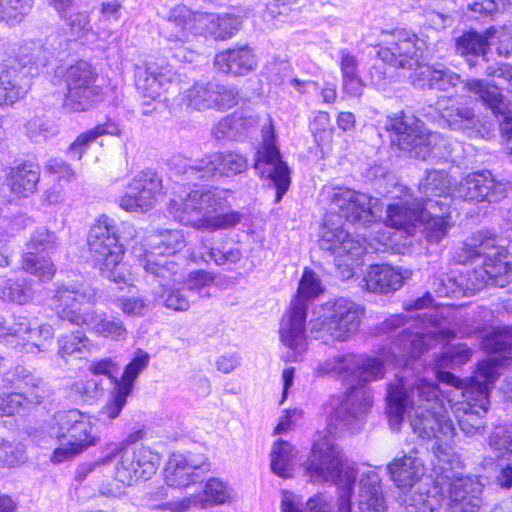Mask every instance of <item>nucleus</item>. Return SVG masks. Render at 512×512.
<instances>
[{"label":"nucleus","instance_id":"nucleus-1","mask_svg":"<svg viewBox=\"0 0 512 512\" xmlns=\"http://www.w3.org/2000/svg\"><path fill=\"white\" fill-rule=\"evenodd\" d=\"M376 334L387 336L389 347L379 350L381 359L354 354L338 355L320 362L315 368L319 377L329 376L345 382L344 400L330 417V425L352 433L359 431L373 404L366 384L383 378L385 362L403 367L395 383L387 388L386 414L392 430L400 428L405 415L414 411L410 425L430 450L434 471V484L420 494L422 512H478L482 503V483L475 477L463 476L460 456L450 446L455 427L448 415L452 409L460 429L468 436L485 428L484 416L490 404V389L498 377V364L491 359L478 362L474 375L462 390L463 400H446L439 387L424 378L413 383L405 380L408 369L435 342L446 341L452 332L441 328L432 316L419 313L409 317L406 313L393 314L379 323Z\"/></svg>","mask_w":512,"mask_h":512},{"label":"nucleus","instance_id":"nucleus-2","mask_svg":"<svg viewBox=\"0 0 512 512\" xmlns=\"http://www.w3.org/2000/svg\"><path fill=\"white\" fill-rule=\"evenodd\" d=\"M161 463L160 455L147 446L129 447L124 443H108L100 451L97 460L80 465L76 480L88 477L98 479L101 475L110 478L99 485V492L107 497H119L123 486H131L139 480L150 479Z\"/></svg>","mask_w":512,"mask_h":512},{"label":"nucleus","instance_id":"nucleus-3","mask_svg":"<svg viewBox=\"0 0 512 512\" xmlns=\"http://www.w3.org/2000/svg\"><path fill=\"white\" fill-rule=\"evenodd\" d=\"M57 38L48 37L51 50L41 40L25 41L13 58L0 63V106L13 105L22 99L30 88V78L41 73L50 57L67 50V40L60 39L55 45Z\"/></svg>","mask_w":512,"mask_h":512},{"label":"nucleus","instance_id":"nucleus-4","mask_svg":"<svg viewBox=\"0 0 512 512\" xmlns=\"http://www.w3.org/2000/svg\"><path fill=\"white\" fill-rule=\"evenodd\" d=\"M58 317L77 326H86L98 336L113 340H125L127 329L119 318H107L105 312L93 306L96 292L85 283H71L57 287L52 298Z\"/></svg>","mask_w":512,"mask_h":512},{"label":"nucleus","instance_id":"nucleus-5","mask_svg":"<svg viewBox=\"0 0 512 512\" xmlns=\"http://www.w3.org/2000/svg\"><path fill=\"white\" fill-rule=\"evenodd\" d=\"M494 234L479 231L467 238L455 252V259L466 264L483 258V266L468 274L467 287L474 291L485 286L505 287L512 283V262L507 248Z\"/></svg>","mask_w":512,"mask_h":512},{"label":"nucleus","instance_id":"nucleus-6","mask_svg":"<svg viewBox=\"0 0 512 512\" xmlns=\"http://www.w3.org/2000/svg\"><path fill=\"white\" fill-rule=\"evenodd\" d=\"M163 21L160 35L178 43L198 36L226 40L238 32L242 23L241 18L234 13L195 11L183 4L171 8L163 16Z\"/></svg>","mask_w":512,"mask_h":512},{"label":"nucleus","instance_id":"nucleus-7","mask_svg":"<svg viewBox=\"0 0 512 512\" xmlns=\"http://www.w3.org/2000/svg\"><path fill=\"white\" fill-rule=\"evenodd\" d=\"M386 128L392 132L391 141L400 150L408 151L412 157L421 160L443 159L453 160L454 154L461 149L457 141L437 133L428 131L424 123L403 112L389 117Z\"/></svg>","mask_w":512,"mask_h":512},{"label":"nucleus","instance_id":"nucleus-8","mask_svg":"<svg viewBox=\"0 0 512 512\" xmlns=\"http://www.w3.org/2000/svg\"><path fill=\"white\" fill-rule=\"evenodd\" d=\"M89 252L103 277L117 284H126L130 273L122 262L124 247L119 243L118 228L114 219L101 215L87 234Z\"/></svg>","mask_w":512,"mask_h":512},{"label":"nucleus","instance_id":"nucleus-9","mask_svg":"<svg viewBox=\"0 0 512 512\" xmlns=\"http://www.w3.org/2000/svg\"><path fill=\"white\" fill-rule=\"evenodd\" d=\"M366 237L353 236L345 228L342 220L336 215H327L319 239L322 250L329 252L334 257V264L342 279H350L355 274V269L363 264L364 257L372 244L366 245Z\"/></svg>","mask_w":512,"mask_h":512},{"label":"nucleus","instance_id":"nucleus-10","mask_svg":"<svg viewBox=\"0 0 512 512\" xmlns=\"http://www.w3.org/2000/svg\"><path fill=\"white\" fill-rule=\"evenodd\" d=\"M171 170L174 171L175 176L179 179L175 180L177 184L188 187L189 191L185 193V196L179 195V199H172L168 204V211L175 220L179 223L192 226L198 230H203L207 216L212 212L223 211L225 208L230 207L228 201V190L219 188L204 189L197 188L192 189L190 186H197L196 180H193L190 184H187V180L183 181V175L176 173V169L172 166L171 160L169 161Z\"/></svg>","mask_w":512,"mask_h":512},{"label":"nucleus","instance_id":"nucleus-11","mask_svg":"<svg viewBox=\"0 0 512 512\" xmlns=\"http://www.w3.org/2000/svg\"><path fill=\"white\" fill-rule=\"evenodd\" d=\"M363 314V307L348 298L328 301L310 321L311 337L326 345L348 341L358 331Z\"/></svg>","mask_w":512,"mask_h":512},{"label":"nucleus","instance_id":"nucleus-12","mask_svg":"<svg viewBox=\"0 0 512 512\" xmlns=\"http://www.w3.org/2000/svg\"><path fill=\"white\" fill-rule=\"evenodd\" d=\"M322 291L321 282L315 272L306 268L299 281L297 294L291 302L288 317L280 328L282 343L297 356L307 350L306 318L309 301Z\"/></svg>","mask_w":512,"mask_h":512},{"label":"nucleus","instance_id":"nucleus-13","mask_svg":"<svg viewBox=\"0 0 512 512\" xmlns=\"http://www.w3.org/2000/svg\"><path fill=\"white\" fill-rule=\"evenodd\" d=\"M262 142L254 153L253 168L261 177L269 180L276 190L275 203L281 202L291 184V170L283 160L276 143L272 119L265 118L261 126Z\"/></svg>","mask_w":512,"mask_h":512},{"label":"nucleus","instance_id":"nucleus-14","mask_svg":"<svg viewBox=\"0 0 512 512\" xmlns=\"http://www.w3.org/2000/svg\"><path fill=\"white\" fill-rule=\"evenodd\" d=\"M171 164L176 173L183 175V181L187 180V184L193 180L233 177L245 172L248 167L246 157L233 151L213 153L197 160L174 156L171 158Z\"/></svg>","mask_w":512,"mask_h":512},{"label":"nucleus","instance_id":"nucleus-15","mask_svg":"<svg viewBox=\"0 0 512 512\" xmlns=\"http://www.w3.org/2000/svg\"><path fill=\"white\" fill-rule=\"evenodd\" d=\"M55 419L58 425L59 446L52 455L54 463L71 459L96 443L97 438L92 434L90 417L80 410L60 411Z\"/></svg>","mask_w":512,"mask_h":512},{"label":"nucleus","instance_id":"nucleus-16","mask_svg":"<svg viewBox=\"0 0 512 512\" xmlns=\"http://www.w3.org/2000/svg\"><path fill=\"white\" fill-rule=\"evenodd\" d=\"M60 73L67 89L63 106L68 111H85L102 98L99 74L91 63L80 60Z\"/></svg>","mask_w":512,"mask_h":512},{"label":"nucleus","instance_id":"nucleus-17","mask_svg":"<svg viewBox=\"0 0 512 512\" xmlns=\"http://www.w3.org/2000/svg\"><path fill=\"white\" fill-rule=\"evenodd\" d=\"M411 81L415 88L446 92L452 89L456 95L474 97L481 101L488 97L492 87L480 79L464 81L459 74L442 64L418 66L411 75Z\"/></svg>","mask_w":512,"mask_h":512},{"label":"nucleus","instance_id":"nucleus-18","mask_svg":"<svg viewBox=\"0 0 512 512\" xmlns=\"http://www.w3.org/2000/svg\"><path fill=\"white\" fill-rule=\"evenodd\" d=\"M330 201L339 209L340 220L344 218L357 228H374L384 207L379 198L344 186L332 189Z\"/></svg>","mask_w":512,"mask_h":512},{"label":"nucleus","instance_id":"nucleus-19","mask_svg":"<svg viewBox=\"0 0 512 512\" xmlns=\"http://www.w3.org/2000/svg\"><path fill=\"white\" fill-rule=\"evenodd\" d=\"M149 245L151 250L140 260L148 275L163 279L175 276L179 264L173 258L185 246L183 232L178 229L163 230L151 238Z\"/></svg>","mask_w":512,"mask_h":512},{"label":"nucleus","instance_id":"nucleus-20","mask_svg":"<svg viewBox=\"0 0 512 512\" xmlns=\"http://www.w3.org/2000/svg\"><path fill=\"white\" fill-rule=\"evenodd\" d=\"M382 43L377 50L378 57L392 67L416 69L422 54L423 42L416 34L406 29L382 32Z\"/></svg>","mask_w":512,"mask_h":512},{"label":"nucleus","instance_id":"nucleus-21","mask_svg":"<svg viewBox=\"0 0 512 512\" xmlns=\"http://www.w3.org/2000/svg\"><path fill=\"white\" fill-rule=\"evenodd\" d=\"M509 182L496 178L488 170L475 172L461 180L453 192L455 199L496 203L507 196Z\"/></svg>","mask_w":512,"mask_h":512},{"label":"nucleus","instance_id":"nucleus-22","mask_svg":"<svg viewBox=\"0 0 512 512\" xmlns=\"http://www.w3.org/2000/svg\"><path fill=\"white\" fill-rule=\"evenodd\" d=\"M57 247V237L46 228L37 229L27 244L28 252L23 256V269L42 281L51 280L56 272L50 254Z\"/></svg>","mask_w":512,"mask_h":512},{"label":"nucleus","instance_id":"nucleus-23","mask_svg":"<svg viewBox=\"0 0 512 512\" xmlns=\"http://www.w3.org/2000/svg\"><path fill=\"white\" fill-rule=\"evenodd\" d=\"M13 376L24 386L22 392L0 395V416L24 413L29 404H40L47 396L44 381L24 367H16Z\"/></svg>","mask_w":512,"mask_h":512},{"label":"nucleus","instance_id":"nucleus-24","mask_svg":"<svg viewBox=\"0 0 512 512\" xmlns=\"http://www.w3.org/2000/svg\"><path fill=\"white\" fill-rule=\"evenodd\" d=\"M150 355L137 349L131 361L125 366L121 378L113 377V390L110 399L101 409L100 414L109 419H116L127 403L128 396L132 393L134 382L139 374L148 366Z\"/></svg>","mask_w":512,"mask_h":512},{"label":"nucleus","instance_id":"nucleus-25","mask_svg":"<svg viewBox=\"0 0 512 512\" xmlns=\"http://www.w3.org/2000/svg\"><path fill=\"white\" fill-rule=\"evenodd\" d=\"M238 99L235 88L210 81L194 83L185 90L182 101L187 107L202 111L211 108L226 110L235 106Z\"/></svg>","mask_w":512,"mask_h":512},{"label":"nucleus","instance_id":"nucleus-26","mask_svg":"<svg viewBox=\"0 0 512 512\" xmlns=\"http://www.w3.org/2000/svg\"><path fill=\"white\" fill-rule=\"evenodd\" d=\"M210 470V463L202 453H173L165 467V481L172 487L184 488L200 483Z\"/></svg>","mask_w":512,"mask_h":512},{"label":"nucleus","instance_id":"nucleus-27","mask_svg":"<svg viewBox=\"0 0 512 512\" xmlns=\"http://www.w3.org/2000/svg\"><path fill=\"white\" fill-rule=\"evenodd\" d=\"M162 190V179L151 170L141 171L128 184L120 198V207L128 212H146L153 207Z\"/></svg>","mask_w":512,"mask_h":512},{"label":"nucleus","instance_id":"nucleus-28","mask_svg":"<svg viewBox=\"0 0 512 512\" xmlns=\"http://www.w3.org/2000/svg\"><path fill=\"white\" fill-rule=\"evenodd\" d=\"M178 79L175 68L163 59L146 61L135 68V85L146 98L155 100Z\"/></svg>","mask_w":512,"mask_h":512},{"label":"nucleus","instance_id":"nucleus-29","mask_svg":"<svg viewBox=\"0 0 512 512\" xmlns=\"http://www.w3.org/2000/svg\"><path fill=\"white\" fill-rule=\"evenodd\" d=\"M489 36L487 30L481 34L475 30H469L455 40V49L457 54L464 57L470 69L482 68L485 66V74L489 77H503L509 72L507 66L486 65L485 58L489 47Z\"/></svg>","mask_w":512,"mask_h":512},{"label":"nucleus","instance_id":"nucleus-30","mask_svg":"<svg viewBox=\"0 0 512 512\" xmlns=\"http://www.w3.org/2000/svg\"><path fill=\"white\" fill-rule=\"evenodd\" d=\"M425 212L421 204L417 209H410L403 203L388 205L385 223L377 221L374 226L373 232L378 234L374 239L383 247H375V251H385L389 242H392L391 233L386 230L393 228L410 235L415 231L417 221L425 219Z\"/></svg>","mask_w":512,"mask_h":512},{"label":"nucleus","instance_id":"nucleus-31","mask_svg":"<svg viewBox=\"0 0 512 512\" xmlns=\"http://www.w3.org/2000/svg\"><path fill=\"white\" fill-rule=\"evenodd\" d=\"M449 184L445 171H427L426 177L419 183L421 207L427 212H449L455 200L453 193H448Z\"/></svg>","mask_w":512,"mask_h":512},{"label":"nucleus","instance_id":"nucleus-32","mask_svg":"<svg viewBox=\"0 0 512 512\" xmlns=\"http://www.w3.org/2000/svg\"><path fill=\"white\" fill-rule=\"evenodd\" d=\"M437 109L451 130L461 131L470 138L481 135V121L471 108L456 104L443 107L439 101Z\"/></svg>","mask_w":512,"mask_h":512},{"label":"nucleus","instance_id":"nucleus-33","mask_svg":"<svg viewBox=\"0 0 512 512\" xmlns=\"http://www.w3.org/2000/svg\"><path fill=\"white\" fill-rule=\"evenodd\" d=\"M404 276L400 270L387 264L370 265L363 281L368 291L379 294L393 293L401 288Z\"/></svg>","mask_w":512,"mask_h":512},{"label":"nucleus","instance_id":"nucleus-34","mask_svg":"<svg viewBox=\"0 0 512 512\" xmlns=\"http://www.w3.org/2000/svg\"><path fill=\"white\" fill-rule=\"evenodd\" d=\"M65 22L72 37L81 39L92 31L90 13L79 11L74 0H47Z\"/></svg>","mask_w":512,"mask_h":512},{"label":"nucleus","instance_id":"nucleus-35","mask_svg":"<svg viewBox=\"0 0 512 512\" xmlns=\"http://www.w3.org/2000/svg\"><path fill=\"white\" fill-rule=\"evenodd\" d=\"M214 63L219 71L239 76L252 71L256 65V59L251 48L240 46L218 53Z\"/></svg>","mask_w":512,"mask_h":512},{"label":"nucleus","instance_id":"nucleus-36","mask_svg":"<svg viewBox=\"0 0 512 512\" xmlns=\"http://www.w3.org/2000/svg\"><path fill=\"white\" fill-rule=\"evenodd\" d=\"M391 480L399 488L412 487L424 475L422 460L416 455H404L387 466Z\"/></svg>","mask_w":512,"mask_h":512},{"label":"nucleus","instance_id":"nucleus-37","mask_svg":"<svg viewBox=\"0 0 512 512\" xmlns=\"http://www.w3.org/2000/svg\"><path fill=\"white\" fill-rule=\"evenodd\" d=\"M338 65L342 77L343 93L350 98H360L366 84L360 77L357 57L348 50H340Z\"/></svg>","mask_w":512,"mask_h":512},{"label":"nucleus","instance_id":"nucleus-38","mask_svg":"<svg viewBox=\"0 0 512 512\" xmlns=\"http://www.w3.org/2000/svg\"><path fill=\"white\" fill-rule=\"evenodd\" d=\"M40 180V167L34 162H22L12 167L8 182L13 193L28 197L37 189Z\"/></svg>","mask_w":512,"mask_h":512},{"label":"nucleus","instance_id":"nucleus-39","mask_svg":"<svg viewBox=\"0 0 512 512\" xmlns=\"http://www.w3.org/2000/svg\"><path fill=\"white\" fill-rule=\"evenodd\" d=\"M259 125V118L238 113L224 117L216 127V136L240 141L253 133Z\"/></svg>","mask_w":512,"mask_h":512},{"label":"nucleus","instance_id":"nucleus-40","mask_svg":"<svg viewBox=\"0 0 512 512\" xmlns=\"http://www.w3.org/2000/svg\"><path fill=\"white\" fill-rule=\"evenodd\" d=\"M488 97H484L482 102L496 117L502 137L507 142L512 156V105L504 101L496 87L492 86L488 91Z\"/></svg>","mask_w":512,"mask_h":512},{"label":"nucleus","instance_id":"nucleus-41","mask_svg":"<svg viewBox=\"0 0 512 512\" xmlns=\"http://www.w3.org/2000/svg\"><path fill=\"white\" fill-rule=\"evenodd\" d=\"M172 277L173 276H170L166 279L151 277L153 281L159 283L161 289V291H155L154 293L161 299L166 308L174 311H186L193 301V299H191L192 295L184 285L179 288L168 287Z\"/></svg>","mask_w":512,"mask_h":512},{"label":"nucleus","instance_id":"nucleus-42","mask_svg":"<svg viewBox=\"0 0 512 512\" xmlns=\"http://www.w3.org/2000/svg\"><path fill=\"white\" fill-rule=\"evenodd\" d=\"M34 295L32 280L24 275L8 278L0 285V298L3 301L23 305Z\"/></svg>","mask_w":512,"mask_h":512},{"label":"nucleus","instance_id":"nucleus-43","mask_svg":"<svg viewBox=\"0 0 512 512\" xmlns=\"http://www.w3.org/2000/svg\"><path fill=\"white\" fill-rule=\"evenodd\" d=\"M119 128L116 123L111 120L103 124H98L88 131L80 134L69 147V154L72 158L80 160L86 152L88 146L98 137L103 135H118Z\"/></svg>","mask_w":512,"mask_h":512},{"label":"nucleus","instance_id":"nucleus-44","mask_svg":"<svg viewBox=\"0 0 512 512\" xmlns=\"http://www.w3.org/2000/svg\"><path fill=\"white\" fill-rule=\"evenodd\" d=\"M270 467L281 478L292 476V445L282 439L277 440L270 453Z\"/></svg>","mask_w":512,"mask_h":512},{"label":"nucleus","instance_id":"nucleus-45","mask_svg":"<svg viewBox=\"0 0 512 512\" xmlns=\"http://www.w3.org/2000/svg\"><path fill=\"white\" fill-rule=\"evenodd\" d=\"M451 210L452 209L446 213L443 211L425 212V215H430V217L423 223L422 230L427 242L437 244L447 236L451 227L449 221Z\"/></svg>","mask_w":512,"mask_h":512},{"label":"nucleus","instance_id":"nucleus-46","mask_svg":"<svg viewBox=\"0 0 512 512\" xmlns=\"http://www.w3.org/2000/svg\"><path fill=\"white\" fill-rule=\"evenodd\" d=\"M58 344V353L62 358H66L68 356L84 358L89 353L90 340L81 330H77L71 334L62 335L58 339Z\"/></svg>","mask_w":512,"mask_h":512},{"label":"nucleus","instance_id":"nucleus-47","mask_svg":"<svg viewBox=\"0 0 512 512\" xmlns=\"http://www.w3.org/2000/svg\"><path fill=\"white\" fill-rule=\"evenodd\" d=\"M483 348L491 354L505 353L512 349V326L497 327L482 341Z\"/></svg>","mask_w":512,"mask_h":512},{"label":"nucleus","instance_id":"nucleus-48","mask_svg":"<svg viewBox=\"0 0 512 512\" xmlns=\"http://www.w3.org/2000/svg\"><path fill=\"white\" fill-rule=\"evenodd\" d=\"M206 252L199 255L193 254V260L197 263H209L213 261L217 266H231L241 259V251L238 248H229L228 250H219L204 245Z\"/></svg>","mask_w":512,"mask_h":512},{"label":"nucleus","instance_id":"nucleus-49","mask_svg":"<svg viewBox=\"0 0 512 512\" xmlns=\"http://www.w3.org/2000/svg\"><path fill=\"white\" fill-rule=\"evenodd\" d=\"M33 7V0H4L0 4V23H20Z\"/></svg>","mask_w":512,"mask_h":512},{"label":"nucleus","instance_id":"nucleus-50","mask_svg":"<svg viewBox=\"0 0 512 512\" xmlns=\"http://www.w3.org/2000/svg\"><path fill=\"white\" fill-rule=\"evenodd\" d=\"M27 332H31L27 317L11 315L4 318L0 315V341H9L10 338L24 340Z\"/></svg>","mask_w":512,"mask_h":512},{"label":"nucleus","instance_id":"nucleus-51","mask_svg":"<svg viewBox=\"0 0 512 512\" xmlns=\"http://www.w3.org/2000/svg\"><path fill=\"white\" fill-rule=\"evenodd\" d=\"M489 445L497 457L512 456V424L497 425L489 436Z\"/></svg>","mask_w":512,"mask_h":512},{"label":"nucleus","instance_id":"nucleus-52","mask_svg":"<svg viewBox=\"0 0 512 512\" xmlns=\"http://www.w3.org/2000/svg\"><path fill=\"white\" fill-rule=\"evenodd\" d=\"M471 354V349L465 343L450 345L436 359V365L438 368L459 366L469 361Z\"/></svg>","mask_w":512,"mask_h":512},{"label":"nucleus","instance_id":"nucleus-53","mask_svg":"<svg viewBox=\"0 0 512 512\" xmlns=\"http://www.w3.org/2000/svg\"><path fill=\"white\" fill-rule=\"evenodd\" d=\"M489 45L495 47L501 57L512 58V26H503L499 29H487Z\"/></svg>","mask_w":512,"mask_h":512},{"label":"nucleus","instance_id":"nucleus-54","mask_svg":"<svg viewBox=\"0 0 512 512\" xmlns=\"http://www.w3.org/2000/svg\"><path fill=\"white\" fill-rule=\"evenodd\" d=\"M226 209L209 214L203 230L217 231L230 229L238 225L243 218V214L234 210L225 212Z\"/></svg>","mask_w":512,"mask_h":512},{"label":"nucleus","instance_id":"nucleus-55","mask_svg":"<svg viewBox=\"0 0 512 512\" xmlns=\"http://www.w3.org/2000/svg\"><path fill=\"white\" fill-rule=\"evenodd\" d=\"M290 84L300 93H321L323 102L332 103L335 101L337 93L334 84L327 83L325 87L321 88L320 85L312 80H300L293 78Z\"/></svg>","mask_w":512,"mask_h":512},{"label":"nucleus","instance_id":"nucleus-56","mask_svg":"<svg viewBox=\"0 0 512 512\" xmlns=\"http://www.w3.org/2000/svg\"><path fill=\"white\" fill-rule=\"evenodd\" d=\"M26 132L29 139L35 143L44 142L57 133L54 125L44 117L29 120L26 124Z\"/></svg>","mask_w":512,"mask_h":512},{"label":"nucleus","instance_id":"nucleus-57","mask_svg":"<svg viewBox=\"0 0 512 512\" xmlns=\"http://www.w3.org/2000/svg\"><path fill=\"white\" fill-rule=\"evenodd\" d=\"M229 489L227 485L217 479H209L204 487V498L202 500V506H209L214 504H222L229 498Z\"/></svg>","mask_w":512,"mask_h":512},{"label":"nucleus","instance_id":"nucleus-58","mask_svg":"<svg viewBox=\"0 0 512 512\" xmlns=\"http://www.w3.org/2000/svg\"><path fill=\"white\" fill-rule=\"evenodd\" d=\"M25 459L26 455L20 443L0 439V466H16Z\"/></svg>","mask_w":512,"mask_h":512},{"label":"nucleus","instance_id":"nucleus-59","mask_svg":"<svg viewBox=\"0 0 512 512\" xmlns=\"http://www.w3.org/2000/svg\"><path fill=\"white\" fill-rule=\"evenodd\" d=\"M385 62L374 64L366 75V85H370L379 91H386L393 81L392 73L387 69Z\"/></svg>","mask_w":512,"mask_h":512},{"label":"nucleus","instance_id":"nucleus-60","mask_svg":"<svg viewBox=\"0 0 512 512\" xmlns=\"http://www.w3.org/2000/svg\"><path fill=\"white\" fill-rule=\"evenodd\" d=\"M38 334L44 340H49L54 335V329L50 324H44L37 329L31 328V332L24 334L26 342L22 344V350L26 353H36L42 350V343L35 341V335Z\"/></svg>","mask_w":512,"mask_h":512},{"label":"nucleus","instance_id":"nucleus-61","mask_svg":"<svg viewBox=\"0 0 512 512\" xmlns=\"http://www.w3.org/2000/svg\"><path fill=\"white\" fill-rule=\"evenodd\" d=\"M214 281V276L205 270L193 271L185 283L186 289L190 294H197L200 297L206 295L205 289Z\"/></svg>","mask_w":512,"mask_h":512},{"label":"nucleus","instance_id":"nucleus-62","mask_svg":"<svg viewBox=\"0 0 512 512\" xmlns=\"http://www.w3.org/2000/svg\"><path fill=\"white\" fill-rule=\"evenodd\" d=\"M72 390L79 394L85 401L96 399L102 393L101 381L97 377H90L75 382Z\"/></svg>","mask_w":512,"mask_h":512},{"label":"nucleus","instance_id":"nucleus-63","mask_svg":"<svg viewBox=\"0 0 512 512\" xmlns=\"http://www.w3.org/2000/svg\"><path fill=\"white\" fill-rule=\"evenodd\" d=\"M469 10L476 20L485 21L500 11V4L497 0H476L469 4Z\"/></svg>","mask_w":512,"mask_h":512},{"label":"nucleus","instance_id":"nucleus-64","mask_svg":"<svg viewBox=\"0 0 512 512\" xmlns=\"http://www.w3.org/2000/svg\"><path fill=\"white\" fill-rule=\"evenodd\" d=\"M330 115L325 111H317L310 120L309 129L313 134L315 141L323 140L330 134Z\"/></svg>","mask_w":512,"mask_h":512}]
</instances>
